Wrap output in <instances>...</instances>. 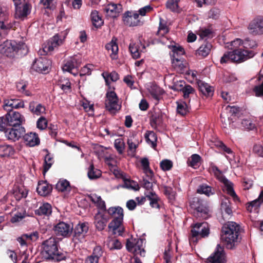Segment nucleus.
I'll list each match as a JSON object with an SVG mask.
<instances>
[{
  "instance_id": "nucleus-1",
  "label": "nucleus",
  "mask_w": 263,
  "mask_h": 263,
  "mask_svg": "<svg viewBox=\"0 0 263 263\" xmlns=\"http://www.w3.org/2000/svg\"><path fill=\"white\" fill-rule=\"evenodd\" d=\"M237 45L239 46L237 48L224 53L220 59L221 64L229 62L240 63L255 55V53L251 50V48L247 39L244 41L240 39H236L232 42V46L236 48Z\"/></svg>"
},
{
  "instance_id": "nucleus-2",
  "label": "nucleus",
  "mask_w": 263,
  "mask_h": 263,
  "mask_svg": "<svg viewBox=\"0 0 263 263\" xmlns=\"http://www.w3.org/2000/svg\"><path fill=\"white\" fill-rule=\"evenodd\" d=\"M58 243L57 238L52 236L42 242L41 254L45 259L54 262L66 259V254L59 250Z\"/></svg>"
},
{
  "instance_id": "nucleus-3",
  "label": "nucleus",
  "mask_w": 263,
  "mask_h": 263,
  "mask_svg": "<svg viewBox=\"0 0 263 263\" xmlns=\"http://www.w3.org/2000/svg\"><path fill=\"white\" fill-rule=\"evenodd\" d=\"M221 233V238L225 241L227 249H234L240 242V226L236 222L229 221L224 224L222 228Z\"/></svg>"
},
{
  "instance_id": "nucleus-4",
  "label": "nucleus",
  "mask_w": 263,
  "mask_h": 263,
  "mask_svg": "<svg viewBox=\"0 0 263 263\" xmlns=\"http://www.w3.org/2000/svg\"><path fill=\"white\" fill-rule=\"evenodd\" d=\"M28 48L25 43H17L14 40H6L0 45V52L9 58H14L15 55L24 56L27 54Z\"/></svg>"
},
{
  "instance_id": "nucleus-5",
  "label": "nucleus",
  "mask_w": 263,
  "mask_h": 263,
  "mask_svg": "<svg viewBox=\"0 0 263 263\" xmlns=\"http://www.w3.org/2000/svg\"><path fill=\"white\" fill-rule=\"evenodd\" d=\"M190 206L193 215L197 218L206 219L210 216L209 209L204 201L197 197H193L190 201Z\"/></svg>"
},
{
  "instance_id": "nucleus-6",
  "label": "nucleus",
  "mask_w": 263,
  "mask_h": 263,
  "mask_svg": "<svg viewBox=\"0 0 263 263\" xmlns=\"http://www.w3.org/2000/svg\"><path fill=\"white\" fill-rule=\"evenodd\" d=\"M107 213L113 218L108 224V229L115 231L119 228L123 223V210L120 206L110 207L107 210Z\"/></svg>"
},
{
  "instance_id": "nucleus-7",
  "label": "nucleus",
  "mask_w": 263,
  "mask_h": 263,
  "mask_svg": "<svg viewBox=\"0 0 263 263\" xmlns=\"http://www.w3.org/2000/svg\"><path fill=\"white\" fill-rule=\"evenodd\" d=\"M145 239H133L132 241L127 240L126 248L127 251L134 254L135 256L139 255L140 256H144L145 251L143 245Z\"/></svg>"
},
{
  "instance_id": "nucleus-8",
  "label": "nucleus",
  "mask_w": 263,
  "mask_h": 263,
  "mask_svg": "<svg viewBox=\"0 0 263 263\" xmlns=\"http://www.w3.org/2000/svg\"><path fill=\"white\" fill-rule=\"evenodd\" d=\"M118 97L114 91L110 90L106 92L105 105L110 114H115L120 109L121 106L118 104Z\"/></svg>"
},
{
  "instance_id": "nucleus-9",
  "label": "nucleus",
  "mask_w": 263,
  "mask_h": 263,
  "mask_svg": "<svg viewBox=\"0 0 263 263\" xmlns=\"http://www.w3.org/2000/svg\"><path fill=\"white\" fill-rule=\"evenodd\" d=\"M66 33L61 32L60 34H57L50 38L43 47V52L47 54L52 51L55 48L62 44L63 41L65 37Z\"/></svg>"
},
{
  "instance_id": "nucleus-10",
  "label": "nucleus",
  "mask_w": 263,
  "mask_h": 263,
  "mask_svg": "<svg viewBox=\"0 0 263 263\" xmlns=\"http://www.w3.org/2000/svg\"><path fill=\"white\" fill-rule=\"evenodd\" d=\"M4 117L7 127L22 126L21 125L24 121V117L18 112L13 110L8 111Z\"/></svg>"
},
{
  "instance_id": "nucleus-11",
  "label": "nucleus",
  "mask_w": 263,
  "mask_h": 263,
  "mask_svg": "<svg viewBox=\"0 0 263 263\" xmlns=\"http://www.w3.org/2000/svg\"><path fill=\"white\" fill-rule=\"evenodd\" d=\"M191 232L193 237L200 236L201 238H204L208 237L209 234V224L206 222H197L193 224Z\"/></svg>"
},
{
  "instance_id": "nucleus-12",
  "label": "nucleus",
  "mask_w": 263,
  "mask_h": 263,
  "mask_svg": "<svg viewBox=\"0 0 263 263\" xmlns=\"http://www.w3.org/2000/svg\"><path fill=\"white\" fill-rule=\"evenodd\" d=\"M24 2L23 5L19 2H15L14 3V17L16 19L23 20L30 13L32 7L31 5L28 2Z\"/></svg>"
},
{
  "instance_id": "nucleus-13",
  "label": "nucleus",
  "mask_w": 263,
  "mask_h": 263,
  "mask_svg": "<svg viewBox=\"0 0 263 263\" xmlns=\"http://www.w3.org/2000/svg\"><path fill=\"white\" fill-rule=\"evenodd\" d=\"M51 64L50 60L46 58L40 57L34 61L32 68L39 73H47L49 71Z\"/></svg>"
},
{
  "instance_id": "nucleus-14",
  "label": "nucleus",
  "mask_w": 263,
  "mask_h": 263,
  "mask_svg": "<svg viewBox=\"0 0 263 263\" xmlns=\"http://www.w3.org/2000/svg\"><path fill=\"white\" fill-rule=\"evenodd\" d=\"M248 28L253 35L263 34V16H258L249 23Z\"/></svg>"
},
{
  "instance_id": "nucleus-15",
  "label": "nucleus",
  "mask_w": 263,
  "mask_h": 263,
  "mask_svg": "<svg viewBox=\"0 0 263 263\" xmlns=\"http://www.w3.org/2000/svg\"><path fill=\"white\" fill-rule=\"evenodd\" d=\"M6 137L9 140L15 142L18 140L25 133V129L23 126L8 127L4 131Z\"/></svg>"
},
{
  "instance_id": "nucleus-16",
  "label": "nucleus",
  "mask_w": 263,
  "mask_h": 263,
  "mask_svg": "<svg viewBox=\"0 0 263 263\" xmlns=\"http://www.w3.org/2000/svg\"><path fill=\"white\" fill-rule=\"evenodd\" d=\"M208 263H226L227 259L223 249L218 245L215 252L207 259Z\"/></svg>"
},
{
  "instance_id": "nucleus-17",
  "label": "nucleus",
  "mask_w": 263,
  "mask_h": 263,
  "mask_svg": "<svg viewBox=\"0 0 263 263\" xmlns=\"http://www.w3.org/2000/svg\"><path fill=\"white\" fill-rule=\"evenodd\" d=\"M81 63V58L80 55H74L70 58L62 67L63 71L70 72L73 75L76 73L72 72L73 70L76 69Z\"/></svg>"
},
{
  "instance_id": "nucleus-18",
  "label": "nucleus",
  "mask_w": 263,
  "mask_h": 263,
  "mask_svg": "<svg viewBox=\"0 0 263 263\" xmlns=\"http://www.w3.org/2000/svg\"><path fill=\"white\" fill-rule=\"evenodd\" d=\"M53 230L57 235L68 237L71 235L73 229L70 224L61 221L55 225Z\"/></svg>"
},
{
  "instance_id": "nucleus-19",
  "label": "nucleus",
  "mask_w": 263,
  "mask_h": 263,
  "mask_svg": "<svg viewBox=\"0 0 263 263\" xmlns=\"http://www.w3.org/2000/svg\"><path fill=\"white\" fill-rule=\"evenodd\" d=\"M123 21L125 25L136 26L141 23L139 20V14L135 12L126 11L123 16Z\"/></svg>"
},
{
  "instance_id": "nucleus-20",
  "label": "nucleus",
  "mask_w": 263,
  "mask_h": 263,
  "mask_svg": "<svg viewBox=\"0 0 263 263\" xmlns=\"http://www.w3.org/2000/svg\"><path fill=\"white\" fill-rule=\"evenodd\" d=\"M109 220V217L100 211L95 214L94 216V224L96 228L99 231L103 230Z\"/></svg>"
},
{
  "instance_id": "nucleus-21",
  "label": "nucleus",
  "mask_w": 263,
  "mask_h": 263,
  "mask_svg": "<svg viewBox=\"0 0 263 263\" xmlns=\"http://www.w3.org/2000/svg\"><path fill=\"white\" fill-rule=\"evenodd\" d=\"M88 229L87 222L79 223L73 230V239L82 241L88 232Z\"/></svg>"
},
{
  "instance_id": "nucleus-22",
  "label": "nucleus",
  "mask_w": 263,
  "mask_h": 263,
  "mask_svg": "<svg viewBox=\"0 0 263 263\" xmlns=\"http://www.w3.org/2000/svg\"><path fill=\"white\" fill-rule=\"evenodd\" d=\"M24 103L20 99L10 98L4 100V108L7 111L12 110L13 108H24Z\"/></svg>"
},
{
  "instance_id": "nucleus-23",
  "label": "nucleus",
  "mask_w": 263,
  "mask_h": 263,
  "mask_svg": "<svg viewBox=\"0 0 263 263\" xmlns=\"http://www.w3.org/2000/svg\"><path fill=\"white\" fill-rule=\"evenodd\" d=\"M52 191V186L47 181H39L36 187V192L42 196H47L50 194Z\"/></svg>"
},
{
  "instance_id": "nucleus-24",
  "label": "nucleus",
  "mask_w": 263,
  "mask_h": 263,
  "mask_svg": "<svg viewBox=\"0 0 263 263\" xmlns=\"http://www.w3.org/2000/svg\"><path fill=\"white\" fill-rule=\"evenodd\" d=\"M23 139L26 145L30 147H33L39 145L40 140L38 135L35 133L30 132L23 135Z\"/></svg>"
},
{
  "instance_id": "nucleus-25",
  "label": "nucleus",
  "mask_w": 263,
  "mask_h": 263,
  "mask_svg": "<svg viewBox=\"0 0 263 263\" xmlns=\"http://www.w3.org/2000/svg\"><path fill=\"white\" fill-rule=\"evenodd\" d=\"M219 181L222 182L226 187L227 193L232 196L235 201L239 199L238 197L235 193L233 189V184L229 181L226 177L223 175H221L218 178Z\"/></svg>"
},
{
  "instance_id": "nucleus-26",
  "label": "nucleus",
  "mask_w": 263,
  "mask_h": 263,
  "mask_svg": "<svg viewBox=\"0 0 263 263\" xmlns=\"http://www.w3.org/2000/svg\"><path fill=\"white\" fill-rule=\"evenodd\" d=\"M145 49V45H143L140 41L138 44L131 43L129 45V50L132 57L135 59L139 58L140 52H143Z\"/></svg>"
},
{
  "instance_id": "nucleus-27",
  "label": "nucleus",
  "mask_w": 263,
  "mask_h": 263,
  "mask_svg": "<svg viewBox=\"0 0 263 263\" xmlns=\"http://www.w3.org/2000/svg\"><path fill=\"white\" fill-rule=\"evenodd\" d=\"M8 17L6 9L0 6V28L4 31L12 27V25L8 22Z\"/></svg>"
},
{
  "instance_id": "nucleus-28",
  "label": "nucleus",
  "mask_w": 263,
  "mask_h": 263,
  "mask_svg": "<svg viewBox=\"0 0 263 263\" xmlns=\"http://www.w3.org/2000/svg\"><path fill=\"white\" fill-rule=\"evenodd\" d=\"M88 198L90 200L96 205L99 209L98 211L103 213H107L105 202L102 199L101 196H98L96 194H93L92 195H89Z\"/></svg>"
},
{
  "instance_id": "nucleus-29",
  "label": "nucleus",
  "mask_w": 263,
  "mask_h": 263,
  "mask_svg": "<svg viewBox=\"0 0 263 263\" xmlns=\"http://www.w3.org/2000/svg\"><path fill=\"white\" fill-rule=\"evenodd\" d=\"M212 45L209 42H204L195 51V55L199 59L207 57L210 53Z\"/></svg>"
},
{
  "instance_id": "nucleus-30",
  "label": "nucleus",
  "mask_w": 263,
  "mask_h": 263,
  "mask_svg": "<svg viewBox=\"0 0 263 263\" xmlns=\"http://www.w3.org/2000/svg\"><path fill=\"white\" fill-rule=\"evenodd\" d=\"M29 109L32 114L36 116H40L46 113L45 106L34 101L29 103Z\"/></svg>"
},
{
  "instance_id": "nucleus-31",
  "label": "nucleus",
  "mask_w": 263,
  "mask_h": 263,
  "mask_svg": "<svg viewBox=\"0 0 263 263\" xmlns=\"http://www.w3.org/2000/svg\"><path fill=\"white\" fill-rule=\"evenodd\" d=\"M117 39L113 37L111 41L105 45V48L108 51H111L110 58L112 60H116L118 58V45L117 43Z\"/></svg>"
},
{
  "instance_id": "nucleus-32",
  "label": "nucleus",
  "mask_w": 263,
  "mask_h": 263,
  "mask_svg": "<svg viewBox=\"0 0 263 263\" xmlns=\"http://www.w3.org/2000/svg\"><path fill=\"white\" fill-rule=\"evenodd\" d=\"M163 115L160 110L155 111L150 118V124L151 126L156 129L158 126L162 124L163 122Z\"/></svg>"
},
{
  "instance_id": "nucleus-33",
  "label": "nucleus",
  "mask_w": 263,
  "mask_h": 263,
  "mask_svg": "<svg viewBox=\"0 0 263 263\" xmlns=\"http://www.w3.org/2000/svg\"><path fill=\"white\" fill-rule=\"evenodd\" d=\"M15 153V150L12 145L8 144L0 145L1 157H10L14 155Z\"/></svg>"
},
{
  "instance_id": "nucleus-34",
  "label": "nucleus",
  "mask_w": 263,
  "mask_h": 263,
  "mask_svg": "<svg viewBox=\"0 0 263 263\" xmlns=\"http://www.w3.org/2000/svg\"><path fill=\"white\" fill-rule=\"evenodd\" d=\"M38 216H49L52 213V206L48 203H44L34 211Z\"/></svg>"
},
{
  "instance_id": "nucleus-35",
  "label": "nucleus",
  "mask_w": 263,
  "mask_h": 263,
  "mask_svg": "<svg viewBox=\"0 0 263 263\" xmlns=\"http://www.w3.org/2000/svg\"><path fill=\"white\" fill-rule=\"evenodd\" d=\"M177 114L184 116L190 112V107L187 102L183 100L176 102Z\"/></svg>"
},
{
  "instance_id": "nucleus-36",
  "label": "nucleus",
  "mask_w": 263,
  "mask_h": 263,
  "mask_svg": "<svg viewBox=\"0 0 263 263\" xmlns=\"http://www.w3.org/2000/svg\"><path fill=\"white\" fill-rule=\"evenodd\" d=\"M197 192L200 194H204L209 197L215 194V190L211 186L205 183H203L199 185L197 190Z\"/></svg>"
},
{
  "instance_id": "nucleus-37",
  "label": "nucleus",
  "mask_w": 263,
  "mask_h": 263,
  "mask_svg": "<svg viewBox=\"0 0 263 263\" xmlns=\"http://www.w3.org/2000/svg\"><path fill=\"white\" fill-rule=\"evenodd\" d=\"M170 29L166 25V22L162 18L160 17L158 30L157 32V35L167 40V39L165 37V35L168 33Z\"/></svg>"
},
{
  "instance_id": "nucleus-38",
  "label": "nucleus",
  "mask_w": 263,
  "mask_h": 263,
  "mask_svg": "<svg viewBox=\"0 0 263 263\" xmlns=\"http://www.w3.org/2000/svg\"><path fill=\"white\" fill-rule=\"evenodd\" d=\"M146 197L149 201V204L152 208L160 209V205L158 203L160 198L154 191H149L146 195Z\"/></svg>"
},
{
  "instance_id": "nucleus-39",
  "label": "nucleus",
  "mask_w": 263,
  "mask_h": 263,
  "mask_svg": "<svg viewBox=\"0 0 263 263\" xmlns=\"http://www.w3.org/2000/svg\"><path fill=\"white\" fill-rule=\"evenodd\" d=\"M121 5L115 4H110L105 8V11L108 15L111 17H116L120 12Z\"/></svg>"
},
{
  "instance_id": "nucleus-40",
  "label": "nucleus",
  "mask_w": 263,
  "mask_h": 263,
  "mask_svg": "<svg viewBox=\"0 0 263 263\" xmlns=\"http://www.w3.org/2000/svg\"><path fill=\"white\" fill-rule=\"evenodd\" d=\"M146 142L151 145L152 147L155 148L157 146V137L153 131H147L144 134Z\"/></svg>"
},
{
  "instance_id": "nucleus-41",
  "label": "nucleus",
  "mask_w": 263,
  "mask_h": 263,
  "mask_svg": "<svg viewBox=\"0 0 263 263\" xmlns=\"http://www.w3.org/2000/svg\"><path fill=\"white\" fill-rule=\"evenodd\" d=\"M149 93L152 97L157 101V103L161 99L164 93L163 90L157 85H153L149 89Z\"/></svg>"
},
{
  "instance_id": "nucleus-42",
  "label": "nucleus",
  "mask_w": 263,
  "mask_h": 263,
  "mask_svg": "<svg viewBox=\"0 0 263 263\" xmlns=\"http://www.w3.org/2000/svg\"><path fill=\"white\" fill-rule=\"evenodd\" d=\"M58 85L65 93L71 91V83L68 78H61L58 82Z\"/></svg>"
},
{
  "instance_id": "nucleus-43",
  "label": "nucleus",
  "mask_w": 263,
  "mask_h": 263,
  "mask_svg": "<svg viewBox=\"0 0 263 263\" xmlns=\"http://www.w3.org/2000/svg\"><path fill=\"white\" fill-rule=\"evenodd\" d=\"M102 175V172L96 168L93 163H91L88 170L87 176L90 180H95L100 178Z\"/></svg>"
},
{
  "instance_id": "nucleus-44",
  "label": "nucleus",
  "mask_w": 263,
  "mask_h": 263,
  "mask_svg": "<svg viewBox=\"0 0 263 263\" xmlns=\"http://www.w3.org/2000/svg\"><path fill=\"white\" fill-rule=\"evenodd\" d=\"M201 160V157L198 154H193L187 160V165L194 168L199 167Z\"/></svg>"
},
{
  "instance_id": "nucleus-45",
  "label": "nucleus",
  "mask_w": 263,
  "mask_h": 263,
  "mask_svg": "<svg viewBox=\"0 0 263 263\" xmlns=\"http://www.w3.org/2000/svg\"><path fill=\"white\" fill-rule=\"evenodd\" d=\"M122 178L124 182L123 187L128 189H132L136 191L139 190V185L136 181L127 179L123 176H122Z\"/></svg>"
},
{
  "instance_id": "nucleus-46",
  "label": "nucleus",
  "mask_w": 263,
  "mask_h": 263,
  "mask_svg": "<svg viewBox=\"0 0 263 263\" xmlns=\"http://www.w3.org/2000/svg\"><path fill=\"white\" fill-rule=\"evenodd\" d=\"M91 18L92 24L96 29L101 27L103 24V21L99 15L98 12L96 10L92 11L91 13Z\"/></svg>"
},
{
  "instance_id": "nucleus-47",
  "label": "nucleus",
  "mask_w": 263,
  "mask_h": 263,
  "mask_svg": "<svg viewBox=\"0 0 263 263\" xmlns=\"http://www.w3.org/2000/svg\"><path fill=\"white\" fill-rule=\"evenodd\" d=\"M199 91L205 96L209 97L213 95L212 87L207 83L200 82L198 84Z\"/></svg>"
},
{
  "instance_id": "nucleus-48",
  "label": "nucleus",
  "mask_w": 263,
  "mask_h": 263,
  "mask_svg": "<svg viewBox=\"0 0 263 263\" xmlns=\"http://www.w3.org/2000/svg\"><path fill=\"white\" fill-rule=\"evenodd\" d=\"M261 205V203L257 198L253 201L248 202L246 204V209L250 213H252L253 211L258 212Z\"/></svg>"
},
{
  "instance_id": "nucleus-49",
  "label": "nucleus",
  "mask_w": 263,
  "mask_h": 263,
  "mask_svg": "<svg viewBox=\"0 0 263 263\" xmlns=\"http://www.w3.org/2000/svg\"><path fill=\"white\" fill-rule=\"evenodd\" d=\"M55 189L61 192L70 191V183L67 180H60L55 185Z\"/></svg>"
},
{
  "instance_id": "nucleus-50",
  "label": "nucleus",
  "mask_w": 263,
  "mask_h": 263,
  "mask_svg": "<svg viewBox=\"0 0 263 263\" xmlns=\"http://www.w3.org/2000/svg\"><path fill=\"white\" fill-rule=\"evenodd\" d=\"M44 151L47 153V154L45 156L44 162L43 171L44 173H45L49 170V169L52 165L53 163V157L50 154L47 149H45Z\"/></svg>"
},
{
  "instance_id": "nucleus-51",
  "label": "nucleus",
  "mask_w": 263,
  "mask_h": 263,
  "mask_svg": "<svg viewBox=\"0 0 263 263\" xmlns=\"http://www.w3.org/2000/svg\"><path fill=\"white\" fill-rule=\"evenodd\" d=\"M28 190L24 186L17 187L14 192V195L17 200L26 198L28 194Z\"/></svg>"
},
{
  "instance_id": "nucleus-52",
  "label": "nucleus",
  "mask_w": 263,
  "mask_h": 263,
  "mask_svg": "<svg viewBox=\"0 0 263 263\" xmlns=\"http://www.w3.org/2000/svg\"><path fill=\"white\" fill-rule=\"evenodd\" d=\"M184 54V50L181 46H174L170 54L171 59L180 58V57Z\"/></svg>"
},
{
  "instance_id": "nucleus-53",
  "label": "nucleus",
  "mask_w": 263,
  "mask_h": 263,
  "mask_svg": "<svg viewBox=\"0 0 263 263\" xmlns=\"http://www.w3.org/2000/svg\"><path fill=\"white\" fill-rule=\"evenodd\" d=\"M173 81V84L172 86H170V88L174 91H182L184 89V87L186 86L187 85L185 82L183 80L175 81L174 80Z\"/></svg>"
},
{
  "instance_id": "nucleus-54",
  "label": "nucleus",
  "mask_w": 263,
  "mask_h": 263,
  "mask_svg": "<svg viewBox=\"0 0 263 263\" xmlns=\"http://www.w3.org/2000/svg\"><path fill=\"white\" fill-rule=\"evenodd\" d=\"M114 146L119 154H122L125 149V143L123 139L119 138L115 140Z\"/></svg>"
},
{
  "instance_id": "nucleus-55",
  "label": "nucleus",
  "mask_w": 263,
  "mask_h": 263,
  "mask_svg": "<svg viewBox=\"0 0 263 263\" xmlns=\"http://www.w3.org/2000/svg\"><path fill=\"white\" fill-rule=\"evenodd\" d=\"M180 0H167L166 3V7L171 11L176 12L179 9V2Z\"/></svg>"
},
{
  "instance_id": "nucleus-56",
  "label": "nucleus",
  "mask_w": 263,
  "mask_h": 263,
  "mask_svg": "<svg viewBox=\"0 0 263 263\" xmlns=\"http://www.w3.org/2000/svg\"><path fill=\"white\" fill-rule=\"evenodd\" d=\"M163 193L167 197L170 201H173L175 198V192L172 187L165 185L163 186Z\"/></svg>"
},
{
  "instance_id": "nucleus-57",
  "label": "nucleus",
  "mask_w": 263,
  "mask_h": 263,
  "mask_svg": "<svg viewBox=\"0 0 263 263\" xmlns=\"http://www.w3.org/2000/svg\"><path fill=\"white\" fill-rule=\"evenodd\" d=\"M182 92H183L184 99H189L190 95H194L195 93V90L191 85L187 84L186 86L184 87Z\"/></svg>"
},
{
  "instance_id": "nucleus-58",
  "label": "nucleus",
  "mask_w": 263,
  "mask_h": 263,
  "mask_svg": "<svg viewBox=\"0 0 263 263\" xmlns=\"http://www.w3.org/2000/svg\"><path fill=\"white\" fill-rule=\"evenodd\" d=\"M107 246L110 250H119L122 247L121 242L118 239H112L109 241Z\"/></svg>"
},
{
  "instance_id": "nucleus-59",
  "label": "nucleus",
  "mask_w": 263,
  "mask_h": 263,
  "mask_svg": "<svg viewBox=\"0 0 263 263\" xmlns=\"http://www.w3.org/2000/svg\"><path fill=\"white\" fill-rule=\"evenodd\" d=\"M172 66L177 70H182L184 66L180 58L171 59Z\"/></svg>"
},
{
  "instance_id": "nucleus-60",
  "label": "nucleus",
  "mask_w": 263,
  "mask_h": 263,
  "mask_svg": "<svg viewBox=\"0 0 263 263\" xmlns=\"http://www.w3.org/2000/svg\"><path fill=\"white\" fill-rule=\"evenodd\" d=\"M140 183L141 186L145 188L146 190L154 191L153 189V183H155V181H151L149 180H147L146 178H144Z\"/></svg>"
},
{
  "instance_id": "nucleus-61",
  "label": "nucleus",
  "mask_w": 263,
  "mask_h": 263,
  "mask_svg": "<svg viewBox=\"0 0 263 263\" xmlns=\"http://www.w3.org/2000/svg\"><path fill=\"white\" fill-rule=\"evenodd\" d=\"M160 166L163 171H169L173 167V162L168 159L163 160L160 163Z\"/></svg>"
},
{
  "instance_id": "nucleus-62",
  "label": "nucleus",
  "mask_w": 263,
  "mask_h": 263,
  "mask_svg": "<svg viewBox=\"0 0 263 263\" xmlns=\"http://www.w3.org/2000/svg\"><path fill=\"white\" fill-rule=\"evenodd\" d=\"M103 76L105 79L106 84L107 85H109L108 78H110V79L113 82H116L119 79V76L116 71H112L107 75V77H105L104 73H103Z\"/></svg>"
},
{
  "instance_id": "nucleus-63",
  "label": "nucleus",
  "mask_w": 263,
  "mask_h": 263,
  "mask_svg": "<svg viewBox=\"0 0 263 263\" xmlns=\"http://www.w3.org/2000/svg\"><path fill=\"white\" fill-rule=\"evenodd\" d=\"M103 253V250L102 247L100 246H97L93 248L92 253L90 256H92V257L99 260L100 258L102 256Z\"/></svg>"
},
{
  "instance_id": "nucleus-64",
  "label": "nucleus",
  "mask_w": 263,
  "mask_h": 263,
  "mask_svg": "<svg viewBox=\"0 0 263 263\" xmlns=\"http://www.w3.org/2000/svg\"><path fill=\"white\" fill-rule=\"evenodd\" d=\"M47 120L44 117H41L37 121V127L40 129H44L47 127Z\"/></svg>"
}]
</instances>
